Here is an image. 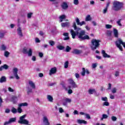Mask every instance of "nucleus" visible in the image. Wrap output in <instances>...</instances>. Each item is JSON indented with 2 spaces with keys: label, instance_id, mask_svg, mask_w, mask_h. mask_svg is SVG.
<instances>
[{
  "label": "nucleus",
  "instance_id": "36",
  "mask_svg": "<svg viewBox=\"0 0 125 125\" xmlns=\"http://www.w3.org/2000/svg\"><path fill=\"white\" fill-rule=\"evenodd\" d=\"M57 48H58V49H59L60 50H63V49H64V48H65V47H64V46H62V45H58L57 46Z\"/></svg>",
  "mask_w": 125,
  "mask_h": 125
},
{
  "label": "nucleus",
  "instance_id": "26",
  "mask_svg": "<svg viewBox=\"0 0 125 125\" xmlns=\"http://www.w3.org/2000/svg\"><path fill=\"white\" fill-rule=\"evenodd\" d=\"M88 91L89 94H93L94 93H95V92H96V91L95 89H89Z\"/></svg>",
  "mask_w": 125,
  "mask_h": 125
},
{
  "label": "nucleus",
  "instance_id": "54",
  "mask_svg": "<svg viewBox=\"0 0 125 125\" xmlns=\"http://www.w3.org/2000/svg\"><path fill=\"white\" fill-rule=\"evenodd\" d=\"M107 10H108V8L105 7V8L103 10V13L105 14L106 12H107Z\"/></svg>",
  "mask_w": 125,
  "mask_h": 125
},
{
  "label": "nucleus",
  "instance_id": "33",
  "mask_svg": "<svg viewBox=\"0 0 125 125\" xmlns=\"http://www.w3.org/2000/svg\"><path fill=\"white\" fill-rule=\"evenodd\" d=\"M81 75L83 77H84V76H85V68H82V71L81 72Z\"/></svg>",
  "mask_w": 125,
  "mask_h": 125
},
{
  "label": "nucleus",
  "instance_id": "59",
  "mask_svg": "<svg viewBox=\"0 0 125 125\" xmlns=\"http://www.w3.org/2000/svg\"><path fill=\"white\" fill-rule=\"evenodd\" d=\"M75 76L76 79H79V78H80V74H79V73H75Z\"/></svg>",
  "mask_w": 125,
  "mask_h": 125
},
{
  "label": "nucleus",
  "instance_id": "50",
  "mask_svg": "<svg viewBox=\"0 0 125 125\" xmlns=\"http://www.w3.org/2000/svg\"><path fill=\"white\" fill-rule=\"evenodd\" d=\"M111 120L113 122H116V121H117V117H116L115 116H112L111 117Z\"/></svg>",
  "mask_w": 125,
  "mask_h": 125
},
{
  "label": "nucleus",
  "instance_id": "14",
  "mask_svg": "<svg viewBox=\"0 0 125 125\" xmlns=\"http://www.w3.org/2000/svg\"><path fill=\"white\" fill-rule=\"evenodd\" d=\"M17 32L18 33V35L20 36V38H22L23 37V34L22 33V30L21 27H19L18 29H17Z\"/></svg>",
  "mask_w": 125,
  "mask_h": 125
},
{
  "label": "nucleus",
  "instance_id": "3",
  "mask_svg": "<svg viewBox=\"0 0 125 125\" xmlns=\"http://www.w3.org/2000/svg\"><path fill=\"white\" fill-rule=\"evenodd\" d=\"M100 41L96 39H92L91 41L90 47L92 50H95L100 45Z\"/></svg>",
  "mask_w": 125,
  "mask_h": 125
},
{
  "label": "nucleus",
  "instance_id": "27",
  "mask_svg": "<svg viewBox=\"0 0 125 125\" xmlns=\"http://www.w3.org/2000/svg\"><path fill=\"white\" fill-rule=\"evenodd\" d=\"M108 119V115L107 114H104L102 115V118H101V121H103V120Z\"/></svg>",
  "mask_w": 125,
  "mask_h": 125
},
{
  "label": "nucleus",
  "instance_id": "10",
  "mask_svg": "<svg viewBox=\"0 0 125 125\" xmlns=\"http://www.w3.org/2000/svg\"><path fill=\"white\" fill-rule=\"evenodd\" d=\"M72 53H73V54H76V55H79L83 53V50L75 49L72 52Z\"/></svg>",
  "mask_w": 125,
  "mask_h": 125
},
{
  "label": "nucleus",
  "instance_id": "12",
  "mask_svg": "<svg viewBox=\"0 0 125 125\" xmlns=\"http://www.w3.org/2000/svg\"><path fill=\"white\" fill-rule=\"evenodd\" d=\"M56 72H57V68L56 67H52L50 70L49 75L51 76V75L55 74Z\"/></svg>",
  "mask_w": 125,
  "mask_h": 125
},
{
  "label": "nucleus",
  "instance_id": "11",
  "mask_svg": "<svg viewBox=\"0 0 125 125\" xmlns=\"http://www.w3.org/2000/svg\"><path fill=\"white\" fill-rule=\"evenodd\" d=\"M43 123L45 124V125H50V123H49V122L48 121V118H47V117L44 116L43 117Z\"/></svg>",
  "mask_w": 125,
  "mask_h": 125
},
{
  "label": "nucleus",
  "instance_id": "31",
  "mask_svg": "<svg viewBox=\"0 0 125 125\" xmlns=\"http://www.w3.org/2000/svg\"><path fill=\"white\" fill-rule=\"evenodd\" d=\"M12 113L13 114H17V109L15 108V107H12L11 110Z\"/></svg>",
  "mask_w": 125,
  "mask_h": 125
},
{
  "label": "nucleus",
  "instance_id": "63",
  "mask_svg": "<svg viewBox=\"0 0 125 125\" xmlns=\"http://www.w3.org/2000/svg\"><path fill=\"white\" fill-rule=\"evenodd\" d=\"M32 61H36V60H37V58H36V57L33 56L32 57Z\"/></svg>",
  "mask_w": 125,
  "mask_h": 125
},
{
  "label": "nucleus",
  "instance_id": "21",
  "mask_svg": "<svg viewBox=\"0 0 125 125\" xmlns=\"http://www.w3.org/2000/svg\"><path fill=\"white\" fill-rule=\"evenodd\" d=\"M28 104H27V103H21L19 104H18V106L19 107H27V106H28Z\"/></svg>",
  "mask_w": 125,
  "mask_h": 125
},
{
  "label": "nucleus",
  "instance_id": "28",
  "mask_svg": "<svg viewBox=\"0 0 125 125\" xmlns=\"http://www.w3.org/2000/svg\"><path fill=\"white\" fill-rule=\"evenodd\" d=\"M26 89L27 90L28 94H30V93H32L33 92V89L31 88H30V87L29 86L26 87Z\"/></svg>",
  "mask_w": 125,
  "mask_h": 125
},
{
  "label": "nucleus",
  "instance_id": "32",
  "mask_svg": "<svg viewBox=\"0 0 125 125\" xmlns=\"http://www.w3.org/2000/svg\"><path fill=\"white\" fill-rule=\"evenodd\" d=\"M91 21V17H90V15H88L86 17V18L85 19V21Z\"/></svg>",
  "mask_w": 125,
  "mask_h": 125
},
{
  "label": "nucleus",
  "instance_id": "61",
  "mask_svg": "<svg viewBox=\"0 0 125 125\" xmlns=\"http://www.w3.org/2000/svg\"><path fill=\"white\" fill-rule=\"evenodd\" d=\"M111 87H112V84L109 83H108V87L107 89L108 90L111 89Z\"/></svg>",
  "mask_w": 125,
  "mask_h": 125
},
{
  "label": "nucleus",
  "instance_id": "2",
  "mask_svg": "<svg viewBox=\"0 0 125 125\" xmlns=\"http://www.w3.org/2000/svg\"><path fill=\"white\" fill-rule=\"evenodd\" d=\"M123 5H124L123 2L115 0L113 2L112 9L114 11H120V10L123 8Z\"/></svg>",
  "mask_w": 125,
  "mask_h": 125
},
{
  "label": "nucleus",
  "instance_id": "6",
  "mask_svg": "<svg viewBox=\"0 0 125 125\" xmlns=\"http://www.w3.org/2000/svg\"><path fill=\"white\" fill-rule=\"evenodd\" d=\"M26 118V115H23L20 117V121H18L19 124L21 125H28L29 121L26 119H24Z\"/></svg>",
  "mask_w": 125,
  "mask_h": 125
},
{
  "label": "nucleus",
  "instance_id": "7",
  "mask_svg": "<svg viewBox=\"0 0 125 125\" xmlns=\"http://www.w3.org/2000/svg\"><path fill=\"white\" fill-rule=\"evenodd\" d=\"M72 102V99L68 98H65L64 99L62 102V105L63 106H68V103H71Z\"/></svg>",
  "mask_w": 125,
  "mask_h": 125
},
{
  "label": "nucleus",
  "instance_id": "23",
  "mask_svg": "<svg viewBox=\"0 0 125 125\" xmlns=\"http://www.w3.org/2000/svg\"><path fill=\"white\" fill-rule=\"evenodd\" d=\"M47 99L49 102H53V97L51 95H48L47 96Z\"/></svg>",
  "mask_w": 125,
  "mask_h": 125
},
{
  "label": "nucleus",
  "instance_id": "52",
  "mask_svg": "<svg viewBox=\"0 0 125 125\" xmlns=\"http://www.w3.org/2000/svg\"><path fill=\"white\" fill-rule=\"evenodd\" d=\"M85 116L86 119H88V120H90V115H89V114L86 113V114H85Z\"/></svg>",
  "mask_w": 125,
  "mask_h": 125
},
{
  "label": "nucleus",
  "instance_id": "40",
  "mask_svg": "<svg viewBox=\"0 0 125 125\" xmlns=\"http://www.w3.org/2000/svg\"><path fill=\"white\" fill-rule=\"evenodd\" d=\"M71 49H72V48H71L70 46H66V52H70V50H71Z\"/></svg>",
  "mask_w": 125,
  "mask_h": 125
},
{
  "label": "nucleus",
  "instance_id": "35",
  "mask_svg": "<svg viewBox=\"0 0 125 125\" xmlns=\"http://www.w3.org/2000/svg\"><path fill=\"white\" fill-rule=\"evenodd\" d=\"M65 90H67V93L68 94H72V93H73V90L71 89H68V87L65 88Z\"/></svg>",
  "mask_w": 125,
  "mask_h": 125
},
{
  "label": "nucleus",
  "instance_id": "24",
  "mask_svg": "<svg viewBox=\"0 0 125 125\" xmlns=\"http://www.w3.org/2000/svg\"><path fill=\"white\" fill-rule=\"evenodd\" d=\"M0 50H1L2 51H5V50H6V46L4 44H2L0 47Z\"/></svg>",
  "mask_w": 125,
  "mask_h": 125
},
{
  "label": "nucleus",
  "instance_id": "4",
  "mask_svg": "<svg viewBox=\"0 0 125 125\" xmlns=\"http://www.w3.org/2000/svg\"><path fill=\"white\" fill-rule=\"evenodd\" d=\"M22 53L24 54H27L28 56L31 57L33 55V50L31 48H28L27 47H24L22 49Z\"/></svg>",
  "mask_w": 125,
  "mask_h": 125
},
{
  "label": "nucleus",
  "instance_id": "53",
  "mask_svg": "<svg viewBox=\"0 0 125 125\" xmlns=\"http://www.w3.org/2000/svg\"><path fill=\"white\" fill-rule=\"evenodd\" d=\"M5 113L6 114H8L9 113H10V109L7 108L5 109Z\"/></svg>",
  "mask_w": 125,
  "mask_h": 125
},
{
  "label": "nucleus",
  "instance_id": "60",
  "mask_svg": "<svg viewBox=\"0 0 125 125\" xmlns=\"http://www.w3.org/2000/svg\"><path fill=\"white\" fill-rule=\"evenodd\" d=\"M39 56L41 57V58H42L43 56V54L42 53V52H40V53H39Z\"/></svg>",
  "mask_w": 125,
  "mask_h": 125
},
{
  "label": "nucleus",
  "instance_id": "45",
  "mask_svg": "<svg viewBox=\"0 0 125 125\" xmlns=\"http://www.w3.org/2000/svg\"><path fill=\"white\" fill-rule=\"evenodd\" d=\"M73 3L75 5H78L79 4V0H74Z\"/></svg>",
  "mask_w": 125,
  "mask_h": 125
},
{
  "label": "nucleus",
  "instance_id": "42",
  "mask_svg": "<svg viewBox=\"0 0 125 125\" xmlns=\"http://www.w3.org/2000/svg\"><path fill=\"white\" fill-rule=\"evenodd\" d=\"M59 113H61V114H62V113H64V109H63V108L62 107H60L59 108Z\"/></svg>",
  "mask_w": 125,
  "mask_h": 125
},
{
  "label": "nucleus",
  "instance_id": "37",
  "mask_svg": "<svg viewBox=\"0 0 125 125\" xmlns=\"http://www.w3.org/2000/svg\"><path fill=\"white\" fill-rule=\"evenodd\" d=\"M9 54H10V53L8 51H6L4 52V55L5 57H8Z\"/></svg>",
  "mask_w": 125,
  "mask_h": 125
},
{
  "label": "nucleus",
  "instance_id": "48",
  "mask_svg": "<svg viewBox=\"0 0 125 125\" xmlns=\"http://www.w3.org/2000/svg\"><path fill=\"white\" fill-rule=\"evenodd\" d=\"M32 15H33V13H29L27 14V18H31L32 17Z\"/></svg>",
  "mask_w": 125,
  "mask_h": 125
},
{
  "label": "nucleus",
  "instance_id": "34",
  "mask_svg": "<svg viewBox=\"0 0 125 125\" xmlns=\"http://www.w3.org/2000/svg\"><path fill=\"white\" fill-rule=\"evenodd\" d=\"M49 44H50V45H51V46H53V45H55V42L52 40H50L49 42Z\"/></svg>",
  "mask_w": 125,
  "mask_h": 125
},
{
  "label": "nucleus",
  "instance_id": "62",
  "mask_svg": "<svg viewBox=\"0 0 125 125\" xmlns=\"http://www.w3.org/2000/svg\"><path fill=\"white\" fill-rule=\"evenodd\" d=\"M63 36H64V37H69V33H64L63 34Z\"/></svg>",
  "mask_w": 125,
  "mask_h": 125
},
{
  "label": "nucleus",
  "instance_id": "55",
  "mask_svg": "<svg viewBox=\"0 0 125 125\" xmlns=\"http://www.w3.org/2000/svg\"><path fill=\"white\" fill-rule=\"evenodd\" d=\"M8 90L10 91V92H13V91H14V90L10 87L8 88Z\"/></svg>",
  "mask_w": 125,
  "mask_h": 125
},
{
  "label": "nucleus",
  "instance_id": "38",
  "mask_svg": "<svg viewBox=\"0 0 125 125\" xmlns=\"http://www.w3.org/2000/svg\"><path fill=\"white\" fill-rule=\"evenodd\" d=\"M17 110V112L19 113V114H21V113H22V108H21V107L18 106V109Z\"/></svg>",
  "mask_w": 125,
  "mask_h": 125
},
{
  "label": "nucleus",
  "instance_id": "39",
  "mask_svg": "<svg viewBox=\"0 0 125 125\" xmlns=\"http://www.w3.org/2000/svg\"><path fill=\"white\" fill-rule=\"evenodd\" d=\"M69 66V62L68 61L65 62L64 63V68L67 69Z\"/></svg>",
  "mask_w": 125,
  "mask_h": 125
},
{
  "label": "nucleus",
  "instance_id": "5",
  "mask_svg": "<svg viewBox=\"0 0 125 125\" xmlns=\"http://www.w3.org/2000/svg\"><path fill=\"white\" fill-rule=\"evenodd\" d=\"M68 83L70 85L68 86V89H71V88H76L78 87V85L76 83V82L72 79H69L68 80Z\"/></svg>",
  "mask_w": 125,
  "mask_h": 125
},
{
  "label": "nucleus",
  "instance_id": "15",
  "mask_svg": "<svg viewBox=\"0 0 125 125\" xmlns=\"http://www.w3.org/2000/svg\"><path fill=\"white\" fill-rule=\"evenodd\" d=\"M102 53L103 55V57L104 58H110L111 57V56L108 54H107V53H106V52H105V50H103L102 51Z\"/></svg>",
  "mask_w": 125,
  "mask_h": 125
},
{
  "label": "nucleus",
  "instance_id": "22",
  "mask_svg": "<svg viewBox=\"0 0 125 125\" xmlns=\"http://www.w3.org/2000/svg\"><path fill=\"white\" fill-rule=\"evenodd\" d=\"M113 33L114 37L115 38H118V37H119V33L118 32V30L116 29L115 28H114Z\"/></svg>",
  "mask_w": 125,
  "mask_h": 125
},
{
  "label": "nucleus",
  "instance_id": "9",
  "mask_svg": "<svg viewBox=\"0 0 125 125\" xmlns=\"http://www.w3.org/2000/svg\"><path fill=\"white\" fill-rule=\"evenodd\" d=\"M75 21L78 26H83V25H85V21H82L80 22V19H79V18H76Z\"/></svg>",
  "mask_w": 125,
  "mask_h": 125
},
{
  "label": "nucleus",
  "instance_id": "29",
  "mask_svg": "<svg viewBox=\"0 0 125 125\" xmlns=\"http://www.w3.org/2000/svg\"><path fill=\"white\" fill-rule=\"evenodd\" d=\"M66 18V16L65 15H62L60 17V22H62L63 20Z\"/></svg>",
  "mask_w": 125,
  "mask_h": 125
},
{
  "label": "nucleus",
  "instance_id": "16",
  "mask_svg": "<svg viewBox=\"0 0 125 125\" xmlns=\"http://www.w3.org/2000/svg\"><path fill=\"white\" fill-rule=\"evenodd\" d=\"M29 85L33 89L36 88V84L33 83V81H30L28 82Z\"/></svg>",
  "mask_w": 125,
  "mask_h": 125
},
{
  "label": "nucleus",
  "instance_id": "8",
  "mask_svg": "<svg viewBox=\"0 0 125 125\" xmlns=\"http://www.w3.org/2000/svg\"><path fill=\"white\" fill-rule=\"evenodd\" d=\"M13 73L17 80H19V76H18V68H17V67H14L13 69Z\"/></svg>",
  "mask_w": 125,
  "mask_h": 125
},
{
  "label": "nucleus",
  "instance_id": "58",
  "mask_svg": "<svg viewBox=\"0 0 125 125\" xmlns=\"http://www.w3.org/2000/svg\"><path fill=\"white\" fill-rule=\"evenodd\" d=\"M119 75H120V72H119V71H116L115 72V77H119Z\"/></svg>",
  "mask_w": 125,
  "mask_h": 125
},
{
  "label": "nucleus",
  "instance_id": "1",
  "mask_svg": "<svg viewBox=\"0 0 125 125\" xmlns=\"http://www.w3.org/2000/svg\"><path fill=\"white\" fill-rule=\"evenodd\" d=\"M73 27L76 31L75 32L73 29L70 30V34L72 39H75L76 36H78L80 40H89V36L85 34V31L84 30H82L81 28L77 27L76 22L73 23Z\"/></svg>",
  "mask_w": 125,
  "mask_h": 125
},
{
  "label": "nucleus",
  "instance_id": "19",
  "mask_svg": "<svg viewBox=\"0 0 125 125\" xmlns=\"http://www.w3.org/2000/svg\"><path fill=\"white\" fill-rule=\"evenodd\" d=\"M62 9H67L68 8V4L66 2H63L62 4Z\"/></svg>",
  "mask_w": 125,
  "mask_h": 125
},
{
  "label": "nucleus",
  "instance_id": "41",
  "mask_svg": "<svg viewBox=\"0 0 125 125\" xmlns=\"http://www.w3.org/2000/svg\"><path fill=\"white\" fill-rule=\"evenodd\" d=\"M106 34L108 37H111L112 36V31L108 30L106 32Z\"/></svg>",
  "mask_w": 125,
  "mask_h": 125
},
{
  "label": "nucleus",
  "instance_id": "44",
  "mask_svg": "<svg viewBox=\"0 0 125 125\" xmlns=\"http://www.w3.org/2000/svg\"><path fill=\"white\" fill-rule=\"evenodd\" d=\"M103 106H109V102H104L103 104Z\"/></svg>",
  "mask_w": 125,
  "mask_h": 125
},
{
  "label": "nucleus",
  "instance_id": "25",
  "mask_svg": "<svg viewBox=\"0 0 125 125\" xmlns=\"http://www.w3.org/2000/svg\"><path fill=\"white\" fill-rule=\"evenodd\" d=\"M6 82V78L4 76H2V77L0 78V83H5Z\"/></svg>",
  "mask_w": 125,
  "mask_h": 125
},
{
  "label": "nucleus",
  "instance_id": "51",
  "mask_svg": "<svg viewBox=\"0 0 125 125\" xmlns=\"http://www.w3.org/2000/svg\"><path fill=\"white\" fill-rule=\"evenodd\" d=\"M121 21H122V19H120L118 21H117V23L119 26H122Z\"/></svg>",
  "mask_w": 125,
  "mask_h": 125
},
{
  "label": "nucleus",
  "instance_id": "49",
  "mask_svg": "<svg viewBox=\"0 0 125 125\" xmlns=\"http://www.w3.org/2000/svg\"><path fill=\"white\" fill-rule=\"evenodd\" d=\"M111 92L113 93H116V92H117V88H113L112 90H111Z\"/></svg>",
  "mask_w": 125,
  "mask_h": 125
},
{
  "label": "nucleus",
  "instance_id": "57",
  "mask_svg": "<svg viewBox=\"0 0 125 125\" xmlns=\"http://www.w3.org/2000/svg\"><path fill=\"white\" fill-rule=\"evenodd\" d=\"M73 113L74 115H79V111H78L77 110H75Z\"/></svg>",
  "mask_w": 125,
  "mask_h": 125
},
{
  "label": "nucleus",
  "instance_id": "43",
  "mask_svg": "<svg viewBox=\"0 0 125 125\" xmlns=\"http://www.w3.org/2000/svg\"><path fill=\"white\" fill-rule=\"evenodd\" d=\"M106 29H111L112 28V25L111 24H106L105 25Z\"/></svg>",
  "mask_w": 125,
  "mask_h": 125
},
{
  "label": "nucleus",
  "instance_id": "13",
  "mask_svg": "<svg viewBox=\"0 0 125 125\" xmlns=\"http://www.w3.org/2000/svg\"><path fill=\"white\" fill-rule=\"evenodd\" d=\"M11 102H13V104H16L17 101H18V98L16 96H13L11 99Z\"/></svg>",
  "mask_w": 125,
  "mask_h": 125
},
{
  "label": "nucleus",
  "instance_id": "20",
  "mask_svg": "<svg viewBox=\"0 0 125 125\" xmlns=\"http://www.w3.org/2000/svg\"><path fill=\"white\" fill-rule=\"evenodd\" d=\"M77 123L80 124H83L84 125H86V124H87V122L80 119L77 120Z\"/></svg>",
  "mask_w": 125,
  "mask_h": 125
},
{
  "label": "nucleus",
  "instance_id": "18",
  "mask_svg": "<svg viewBox=\"0 0 125 125\" xmlns=\"http://www.w3.org/2000/svg\"><path fill=\"white\" fill-rule=\"evenodd\" d=\"M9 66L7 64H4L3 65H2L0 67V71H2V70H7L8 69Z\"/></svg>",
  "mask_w": 125,
  "mask_h": 125
},
{
  "label": "nucleus",
  "instance_id": "30",
  "mask_svg": "<svg viewBox=\"0 0 125 125\" xmlns=\"http://www.w3.org/2000/svg\"><path fill=\"white\" fill-rule=\"evenodd\" d=\"M16 121V118H10L9 120V122L10 124H11V123H14Z\"/></svg>",
  "mask_w": 125,
  "mask_h": 125
},
{
  "label": "nucleus",
  "instance_id": "46",
  "mask_svg": "<svg viewBox=\"0 0 125 125\" xmlns=\"http://www.w3.org/2000/svg\"><path fill=\"white\" fill-rule=\"evenodd\" d=\"M4 38V33L0 32V39Z\"/></svg>",
  "mask_w": 125,
  "mask_h": 125
},
{
  "label": "nucleus",
  "instance_id": "56",
  "mask_svg": "<svg viewBox=\"0 0 125 125\" xmlns=\"http://www.w3.org/2000/svg\"><path fill=\"white\" fill-rule=\"evenodd\" d=\"M96 67H97V63H93L92 64V68L93 69L96 68Z\"/></svg>",
  "mask_w": 125,
  "mask_h": 125
},
{
  "label": "nucleus",
  "instance_id": "17",
  "mask_svg": "<svg viewBox=\"0 0 125 125\" xmlns=\"http://www.w3.org/2000/svg\"><path fill=\"white\" fill-rule=\"evenodd\" d=\"M61 25H62V27L63 28H64V27H70V22L67 21L65 23L62 22L61 23Z\"/></svg>",
  "mask_w": 125,
  "mask_h": 125
},
{
  "label": "nucleus",
  "instance_id": "47",
  "mask_svg": "<svg viewBox=\"0 0 125 125\" xmlns=\"http://www.w3.org/2000/svg\"><path fill=\"white\" fill-rule=\"evenodd\" d=\"M102 101H105V102H106L108 101V99L107 98V97H102Z\"/></svg>",
  "mask_w": 125,
  "mask_h": 125
},
{
  "label": "nucleus",
  "instance_id": "64",
  "mask_svg": "<svg viewBox=\"0 0 125 125\" xmlns=\"http://www.w3.org/2000/svg\"><path fill=\"white\" fill-rule=\"evenodd\" d=\"M9 124H10V123L9 122V121H7V122H5L4 123V125H9Z\"/></svg>",
  "mask_w": 125,
  "mask_h": 125
}]
</instances>
